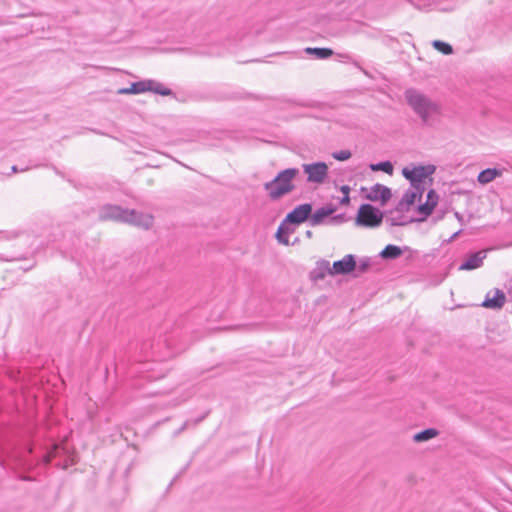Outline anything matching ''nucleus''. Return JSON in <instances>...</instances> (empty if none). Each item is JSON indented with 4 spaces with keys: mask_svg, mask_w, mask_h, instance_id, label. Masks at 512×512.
Instances as JSON below:
<instances>
[{
    "mask_svg": "<svg viewBox=\"0 0 512 512\" xmlns=\"http://www.w3.org/2000/svg\"><path fill=\"white\" fill-rule=\"evenodd\" d=\"M404 97L407 105L420 118L423 126H431V118L441 114L440 103L416 88L406 89Z\"/></svg>",
    "mask_w": 512,
    "mask_h": 512,
    "instance_id": "obj_1",
    "label": "nucleus"
},
{
    "mask_svg": "<svg viewBox=\"0 0 512 512\" xmlns=\"http://www.w3.org/2000/svg\"><path fill=\"white\" fill-rule=\"evenodd\" d=\"M98 217L101 221H118L149 229L153 224V217L135 209H124L121 206L105 204L99 209Z\"/></svg>",
    "mask_w": 512,
    "mask_h": 512,
    "instance_id": "obj_2",
    "label": "nucleus"
},
{
    "mask_svg": "<svg viewBox=\"0 0 512 512\" xmlns=\"http://www.w3.org/2000/svg\"><path fill=\"white\" fill-rule=\"evenodd\" d=\"M298 168H286L277 173V175L269 182L264 184L268 197L272 201L279 200L283 196L295 190L294 179L299 175Z\"/></svg>",
    "mask_w": 512,
    "mask_h": 512,
    "instance_id": "obj_3",
    "label": "nucleus"
},
{
    "mask_svg": "<svg viewBox=\"0 0 512 512\" xmlns=\"http://www.w3.org/2000/svg\"><path fill=\"white\" fill-rule=\"evenodd\" d=\"M387 213L388 211L383 212L372 204L363 203L358 208L355 224L366 228L379 227L383 222L384 215Z\"/></svg>",
    "mask_w": 512,
    "mask_h": 512,
    "instance_id": "obj_4",
    "label": "nucleus"
},
{
    "mask_svg": "<svg viewBox=\"0 0 512 512\" xmlns=\"http://www.w3.org/2000/svg\"><path fill=\"white\" fill-rule=\"evenodd\" d=\"M303 172L306 174V182L310 184L322 185L328 178L329 167L323 161L312 163H303L301 165Z\"/></svg>",
    "mask_w": 512,
    "mask_h": 512,
    "instance_id": "obj_5",
    "label": "nucleus"
},
{
    "mask_svg": "<svg viewBox=\"0 0 512 512\" xmlns=\"http://www.w3.org/2000/svg\"><path fill=\"white\" fill-rule=\"evenodd\" d=\"M436 171V166L433 164L418 165L412 169L407 167L402 169V175L410 182L411 186H416L417 183L424 182L425 178L431 176Z\"/></svg>",
    "mask_w": 512,
    "mask_h": 512,
    "instance_id": "obj_6",
    "label": "nucleus"
},
{
    "mask_svg": "<svg viewBox=\"0 0 512 512\" xmlns=\"http://www.w3.org/2000/svg\"><path fill=\"white\" fill-rule=\"evenodd\" d=\"M312 212V203H303L297 205L294 209L287 213L285 216V222L290 224L301 225L305 222H309Z\"/></svg>",
    "mask_w": 512,
    "mask_h": 512,
    "instance_id": "obj_7",
    "label": "nucleus"
},
{
    "mask_svg": "<svg viewBox=\"0 0 512 512\" xmlns=\"http://www.w3.org/2000/svg\"><path fill=\"white\" fill-rule=\"evenodd\" d=\"M356 269V256L353 254L345 255L341 260H337L331 266L330 275H348Z\"/></svg>",
    "mask_w": 512,
    "mask_h": 512,
    "instance_id": "obj_8",
    "label": "nucleus"
},
{
    "mask_svg": "<svg viewBox=\"0 0 512 512\" xmlns=\"http://www.w3.org/2000/svg\"><path fill=\"white\" fill-rule=\"evenodd\" d=\"M439 196L434 189H430L426 195V202L417 206V212L421 215L417 222H422L430 216L438 203Z\"/></svg>",
    "mask_w": 512,
    "mask_h": 512,
    "instance_id": "obj_9",
    "label": "nucleus"
},
{
    "mask_svg": "<svg viewBox=\"0 0 512 512\" xmlns=\"http://www.w3.org/2000/svg\"><path fill=\"white\" fill-rule=\"evenodd\" d=\"M505 302V293L499 288H494L486 294L481 306L488 309L499 310L504 306Z\"/></svg>",
    "mask_w": 512,
    "mask_h": 512,
    "instance_id": "obj_10",
    "label": "nucleus"
},
{
    "mask_svg": "<svg viewBox=\"0 0 512 512\" xmlns=\"http://www.w3.org/2000/svg\"><path fill=\"white\" fill-rule=\"evenodd\" d=\"M392 197V191L389 187L376 183L371 187L370 193H368L365 198L377 202L380 201L382 205L386 204L390 198Z\"/></svg>",
    "mask_w": 512,
    "mask_h": 512,
    "instance_id": "obj_11",
    "label": "nucleus"
},
{
    "mask_svg": "<svg viewBox=\"0 0 512 512\" xmlns=\"http://www.w3.org/2000/svg\"><path fill=\"white\" fill-rule=\"evenodd\" d=\"M487 257L486 250H479L470 254L459 266L461 271H471L483 266V261Z\"/></svg>",
    "mask_w": 512,
    "mask_h": 512,
    "instance_id": "obj_12",
    "label": "nucleus"
},
{
    "mask_svg": "<svg viewBox=\"0 0 512 512\" xmlns=\"http://www.w3.org/2000/svg\"><path fill=\"white\" fill-rule=\"evenodd\" d=\"M337 210V207L333 204H328L326 206L318 208L316 211L311 212V218L309 220V224L312 227L321 225L325 222V220L332 216L335 211Z\"/></svg>",
    "mask_w": 512,
    "mask_h": 512,
    "instance_id": "obj_13",
    "label": "nucleus"
},
{
    "mask_svg": "<svg viewBox=\"0 0 512 512\" xmlns=\"http://www.w3.org/2000/svg\"><path fill=\"white\" fill-rule=\"evenodd\" d=\"M330 272H332L330 262L320 259L316 262L315 268L310 271L309 278L311 281L317 282L323 280L326 275H330Z\"/></svg>",
    "mask_w": 512,
    "mask_h": 512,
    "instance_id": "obj_14",
    "label": "nucleus"
},
{
    "mask_svg": "<svg viewBox=\"0 0 512 512\" xmlns=\"http://www.w3.org/2000/svg\"><path fill=\"white\" fill-rule=\"evenodd\" d=\"M417 200V194L412 192L411 189H408L403 194L400 201L396 204L393 210H389L388 213L392 214L393 211L398 213H404L410 210V207L415 204Z\"/></svg>",
    "mask_w": 512,
    "mask_h": 512,
    "instance_id": "obj_15",
    "label": "nucleus"
},
{
    "mask_svg": "<svg viewBox=\"0 0 512 512\" xmlns=\"http://www.w3.org/2000/svg\"><path fill=\"white\" fill-rule=\"evenodd\" d=\"M403 254V249L399 246L388 244L380 252L379 256L384 260H395Z\"/></svg>",
    "mask_w": 512,
    "mask_h": 512,
    "instance_id": "obj_16",
    "label": "nucleus"
},
{
    "mask_svg": "<svg viewBox=\"0 0 512 512\" xmlns=\"http://www.w3.org/2000/svg\"><path fill=\"white\" fill-rule=\"evenodd\" d=\"M500 174L501 172L497 168H486L478 174L477 181L480 184H488L500 176Z\"/></svg>",
    "mask_w": 512,
    "mask_h": 512,
    "instance_id": "obj_17",
    "label": "nucleus"
},
{
    "mask_svg": "<svg viewBox=\"0 0 512 512\" xmlns=\"http://www.w3.org/2000/svg\"><path fill=\"white\" fill-rule=\"evenodd\" d=\"M304 51L306 54L313 55L317 59H328L334 54L331 48L326 47H307Z\"/></svg>",
    "mask_w": 512,
    "mask_h": 512,
    "instance_id": "obj_18",
    "label": "nucleus"
},
{
    "mask_svg": "<svg viewBox=\"0 0 512 512\" xmlns=\"http://www.w3.org/2000/svg\"><path fill=\"white\" fill-rule=\"evenodd\" d=\"M439 434V431L435 428H426L420 432H417L413 435V440L416 443H421L428 441Z\"/></svg>",
    "mask_w": 512,
    "mask_h": 512,
    "instance_id": "obj_19",
    "label": "nucleus"
},
{
    "mask_svg": "<svg viewBox=\"0 0 512 512\" xmlns=\"http://www.w3.org/2000/svg\"><path fill=\"white\" fill-rule=\"evenodd\" d=\"M153 84L154 83L152 79L133 82L131 84V91H133V94L148 92L149 89H151V85Z\"/></svg>",
    "mask_w": 512,
    "mask_h": 512,
    "instance_id": "obj_20",
    "label": "nucleus"
},
{
    "mask_svg": "<svg viewBox=\"0 0 512 512\" xmlns=\"http://www.w3.org/2000/svg\"><path fill=\"white\" fill-rule=\"evenodd\" d=\"M369 168L372 170V171H382L386 174H389V175H392L393 174V171H394V166L392 164L391 161H381V162H378V163H371L369 165Z\"/></svg>",
    "mask_w": 512,
    "mask_h": 512,
    "instance_id": "obj_21",
    "label": "nucleus"
},
{
    "mask_svg": "<svg viewBox=\"0 0 512 512\" xmlns=\"http://www.w3.org/2000/svg\"><path fill=\"white\" fill-rule=\"evenodd\" d=\"M415 218H410L408 220L404 219L402 213H399L396 217H387L386 222L390 224V226H406L412 222H415Z\"/></svg>",
    "mask_w": 512,
    "mask_h": 512,
    "instance_id": "obj_22",
    "label": "nucleus"
},
{
    "mask_svg": "<svg viewBox=\"0 0 512 512\" xmlns=\"http://www.w3.org/2000/svg\"><path fill=\"white\" fill-rule=\"evenodd\" d=\"M153 85H151V89H149V92H153L155 94H159L161 96H171L174 95V92L168 88L163 86V84L153 80Z\"/></svg>",
    "mask_w": 512,
    "mask_h": 512,
    "instance_id": "obj_23",
    "label": "nucleus"
},
{
    "mask_svg": "<svg viewBox=\"0 0 512 512\" xmlns=\"http://www.w3.org/2000/svg\"><path fill=\"white\" fill-rule=\"evenodd\" d=\"M372 265L371 258L364 257L360 260L359 264L356 263V269L354 270V276L357 277L361 274L366 273Z\"/></svg>",
    "mask_w": 512,
    "mask_h": 512,
    "instance_id": "obj_24",
    "label": "nucleus"
},
{
    "mask_svg": "<svg viewBox=\"0 0 512 512\" xmlns=\"http://www.w3.org/2000/svg\"><path fill=\"white\" fill-rule=\"evenodd\" d=\"M432 46L437 51L441 52L444 55H451L453 53V47L444 41L441 40H434L432 42Z\"/></svg>",
    "mask_w": 512,
    "mask_h": 512,
    "instance_id": "obj_25",
    "label": "nucleus"
},
{
    "mask_svg": "<svg viewBox=\"0 0 512 512\" xmlns=\"http://www.w3.org/2000/svg\"><path fill=\"white\" fill-rule=\"evenodd\" d=\"M289 233L286 231V230H281L280 229V225L278 226V229L276 231V234H275V237L277 239V241L280 243V244H283V245H290V242H289Z\"/></svg>",
    "mask_w": 512,
    "mask_h": 512,
    "instance_id": "obj_26",
    "label": "nucleus"
},
{
    "mask_svg": "<svg viewBox=\"0 0 512 512\" xmlns=\"http://www.w3.org/2000/svg\"><path fill=\"white\" fill-rule=\"evenodd\" d=\"M351 156H352V153L350 150H340V151H336L332 154V157L338 161H346V160L350 159Z\"/></svg>",
    "mask_w": 512,
    "mask_h": 512,
    "instance_id": "obj_27",
    "label": "nucleus"
},
{
    "mask_svg": "<svg viewBox=\"0 0 512 512\" xmlns=\"http://www.w3.org/2000/svg\"><path fill=\"white\" fill-rule=\"evenodd\" d=\"M27 254H29V251H26V252H23V253H14V254H11V255L4 256L3 259L6 260V261L22 260V259H26Z\"/></svg>",
    "mask_w": 512,
    "mask_h": 512,
    "instance_id": "obj_28",
    "label": "nucleus"
},
{
    "mask_svg": "<svg viewBox=\"0 0 512 512\" xmlns=\"http://www.w3.org/2000/svg\"><path fill=\"white\" fill-rule=\"evenodd\" d=\"M288 103L294 104L297 106H301V107H309V108L317 107V103L315 101L289 100Z\"/></svg>",
    "mask_w": 512,
    "mask_h": 512,
    "instance_id": "obj_29",
    "label": "nucleus"
},
{
    "mask_svg": "<svg viewBox=\"0 0 512 512\" xmlns=\"http://www.w3.org/2000/svg\"><path fill=\"white\" fill-rule=\"evenodd\" d=\"M299 225H295V224H290L289 222H285V218L282 220V222L280 223V229L281 230H286L289 234H292L296 231V228L298 227Z\"/></svg>",
    "mask_w": 512,
    "mask_h": 512,
    "instance_id": "obj_30",
    "label": "nucleus"
},
{
    "mask_svg": "<svg viewBox=\"0 0 512 512\" xmlns=\"http://www.w3.org/2000/svg\"><path fill=\"white\" fill-rule=\"evenodd\" d=\"M414 190L412 192L417 194V199L420 198L425 190L424 182L417 183L416 186H412Z\"/></svg>",
    "mask_w": 512,
    "mask_h": 512,
    "instance_id": "obj_31",
    "label": "nucleus"
},
{
    "mask_svg": "<svg viewBox=\"0 0 512 512\" xmlns=\"http://www.w3.org/2000/svg\"><path fill=\"white\" fill-rule=\"evenodd\" d=\"M209 414V411H206L205 413H203L202 415H200L199 417L195 418V419H189L191 421V426H196L198 425L199 423H201Z\"/></svg>",
    "mask_w": 512,
    "mask_h": 512,
    "instance_id": "obj_32",
    "label": "nucleus"
},
{
    "mask_svg": "<svg viewBox=\"0 0 512 512\" xmlns=\"http://www.w3.org/2000/svg\"><path fill=\"white\" fill-rule=\"evenodd\" d=\"M345 220V214H338L331 217L330 221L334 223H341Z\"/></svg>",
    "mask_w": 512,
    "mask_h": 512,
    "instance_id": "obj_33",
    "label": "nucleus"
},
{
    "mask_svg": "<svg viewBox=\"0 0 512 512\" xmlns=\"http://www.w3.org/2000/svg\"><path fill=\"white\" fill-rule=\"evenodd\" d=\"M189 426H191V421L190 420H186L182 426L176 431V434H179L181 432H183L185 429H187Z\"/></svg>",
    "mask_w": 512,
    "mask_h": 512,
    "instance_id": "obj_34",
    "label": "nucleus"
},
{
    "mask_svg": "<svg viewBox=\"0 0 512 512\" xmlns=\"http://www.w3.org/2000/svg\"><path fill=\"white\" fill-rule=\"evenodd\" d=\"M350 190H351V188H350V186H348V185H342V186L340 187V191L342 192L343 196H346V195H348V196H349V194H350Z\"/></svg>",
    "mask_w": 512,
    "mask_h": 512,
    "instance_id": "obj_35",
    "label": "nucleus"
},
{
    "mask_svg": "<svg viewBox=\"0 0 512 512\" xmlns=\"http://www.w3.org/2000/svg\"><path fill=\"white\" fill-rule=\"evenodd\" d=\"M118 94L124 95V94H133V91H131V86L128 88H121L117 91Z\"/></svg>",
    "mask_w": 512,
    "mask_h": 512,
    "instance_id": "obj_36",
    "label": "nucleus"
},
{
    "mask_svg": "<svg viewBox=\"0 0 512 512\" xmlns=\"http://www.w3.org/2000/svg\"><path fill=\"white\" fill-rule=\"evenodd\" d=\"M29 241V236L27 234H21L18 240V244L20 245L22 242L23 244H27Z\"/></svg>",
    "mask_w": 512,
    "mask_h": 512,
    "instance_id": "obj_37",
    "label": "nucleus"
},
{
    "mask_svg": "<svg viewBox=\"0 0 512 512\" xmlns=\"http://www.w3.org/2000/svg\"><path fill=\"white\" fill-rule=\"evenodd\" d=\"M339 203L341 205H349L350 204V196L346 195V196H343L340 200H339Z\"/></svg>",
    "mask_w": 512,
    "mask_h": 512,
    "instance_id": "obj_38",
    "label": "nucleus"
},
{
    "mask_svg": "<svg viewBox=\"0 0 512 512\" xmlns=\"http://www.w3.org/2000/svg\"><path fill=\"white\" fill-rule=\"evenodd\" d=\"M454 215H455L456 219H457L460 223H463V221H464V220H463V215H462L461 213H459V212H455V213H454Z\"/></svg>",
    "mask_w": 512,
    "mask_h": 512,
    "instance_id": "obj_39",
    "label": "nucleus"
},
{
    "mask_svg": "<svg viewBox=\"0 0 512 512\" xmlns=\"http://www.w3.org/2000/svg\"><path fill=\"white\" fill-rule=\"evenodd\" d=\"M305 236H306L307 238H309V239H310V238H312V237H313V232H312L311 230H307V231L305 232Z\"/></svg>",
    "mask_w": 512,
    "mask_h": 512,
    "instance_id": "obj_40",
    "label": "nucleus"
},
{
    "mask_svg": "<svg viewBox=\"0 0 512 512\" xmlns=\"http://www.w3.org/2000/svg\"><path fill=\"white\" fill-rule=\"evenodd\" d=\"M11 169H12V172H18L19 171L16 165H13Z\"/></svg>",
    "mask_w": 512,
    "mask_h": 512,
    "instance_id": "obj_41",
    "label": "nucleus"
},
{
    "mask_svg": "<svg viewBox=\"0 0 512 512\" xmlns=\"http://www.w3.org/2000/svg\"><path fill=\"white\" fill-rule=\"evenodd\" d=\"M461 232V230L455 232L453 235H452V239H454L455 237H457L459 235V233Z\"/></svg>",
    "mask_w": 512,
    "mask_h": 512,
    "instance_id": "obj_42",
    "label": "nucleus"
},
{
    "mask_svg": "<svg viewBox=\"0 0 512 512\" xmlns=\"http://www.w3.org/2000/svg\"><path fill=\"white\" fill-rule=\"evenodd\" d=\"M299 242V238H295L294 241L292 242V245L296 244Z\"/></svg>",
    "mask_w": 512,
    "mask_h": 512,
    "instance_id": "obj_43",
    "label": "nucleus"
},
{
    "mask_svg": "<svg viewBox=\"0 0 512 512\" xmlns=\"http://www.w3.org/2000/svg\"><path fill=\"white\" fill-rule=\"evenodd\" d=\"M508 294L512 296V286L511 288H508Z\"/></svg>",
    "mask_w": 512,
    "mask_h": 512,
    "instance_id": "obj_44",
    "label": "nucleus"
},
{
    "mask_svg": "<svg viewBox=\"0 0 512 512\" xmlns=\"http://www.w3.org/2000/svg\"><path fill=\"white\" fill-rule=\"evenodd\" d=\"M26 170H28V167L22 168L20 171H26Z\"/></svg>",
    "mask_w": 512,
    "mask_h": 512,
    "instance_id": "obj_45",
    "label": "nucleus"
}]
</instances>
